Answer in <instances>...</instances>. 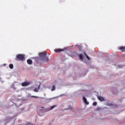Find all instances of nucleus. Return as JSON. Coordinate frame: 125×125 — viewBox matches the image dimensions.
<instances>
[{
    "mask_svg": "<svg viewBox=\"0 0 125 125\" xmlns=\"http://www.w3.org/2000/svg\"><path fill=\"white\" fill-rule=\"evenodd\" d=\"M39 56L43 62H48V61H49V59H48V58L46 57V51L40 53L39 54Z\"/></svg>",
    "mask_w": 125,
    "mask_h": 125,
    "instance_id": "nucleus-1",
    "label": "nucleus"
},
{
    "mask_svg": "<svg viewBox=\"0 0 125 125\" xmlns=\"http://www.w3.org/2000/svg\"><path fill=\"white\" fill-rule=\"evenodd\" d=\"M24 59L25 57L24 56V55L18 54L16 56V60L17 61H19V60L23 61V60H24Z\"/></svg>",
    "mask_w": 125,
    "mask_h": 125,
    "instance_id": "nucleus-2",
    "label": "nucleus"
},
{
    "mask_svg": "<svg viewBox=\"0 0 125 125\" xmlns=\"http://www.w3.org/2000/svg\"><path fill=\"white\" fill-rule=\"evenodd\" d=\"M56 107V105H53L50 108H45L42 110V112L44 113L45 112H48V111H50V110H52L53 109H54Z\"/></svg>",
    "mask_w": 125,
    "mask_h": 125,
    "instance_id": "nucleus-3",
    "label": "nucleus"
},
{
    "mask_svg": "<svg viewBox=\"0 0 125 125\" xmlns=\"http://www.w3.org/2000/svg\"><path fill=\"white\" fill-rule=\"evenodd\" d=\"M30 82H25L21 83L22 86H28L30 84Z\"/></svg>",
    "mask_w": 125,
    "mask_h": 125,
    "instance_id": "nucleus-4",
    "label": "nucleus"
},
{
    "mask_svg": "<svg viewBox=\"0 0 125 125\" xmlns=\"http://www.w3.org/2000/svg\"><path fill=\"white\" fill-rule=\"evenodd\" d=\"M83 101H84V102L85 104H86V105H88L89 104L88 102H87L86 98H84V97H83Z\"/></svg>",
    "mask_w": 125,
    "mask_h": 125,
    "instance_id": "nucleus-5",
    "label": "nucleus"
},
{
    "mask_svg": "<svg viewBox=\"0 0 125 125\" xmlns=\"http://www.w3.org/2000/svg\"><path fill=\"white\" fill-rule=\"evenodd\" d=\"M98 99H99V100L100 101H105V99H104V98L101 97V96H99L98 97Z\"/></svg>",
    "mask_w": 125,
    "mask_h": 125,
    "instance_id": "nucleus-6",
    "label": "nucleus"
},
{
    "mask_svg": "<svg viewBox=\"0 0 125 125\" xmlns=\"http://www.w3.org/2000/svg\"><path fill=\"white\" fill-rule=\"evenodd\" d=\"M54 51L56 53H58V52H60V51H63V50H62L61 49H55Z\"/></svg>",
    "mask_w": 125,
    "mask_h": 125,
    "instance_id": "nucleus-7",
    "label": "nucleus"
},
{
    "mask_svg": "<svg viewBox=\"0 0 125 125\" xmlns=\"http://www.w3.org/2000/svg\"><path fill=\"white\" fill-rule=\"evenodd\" d=\"M27 62L29 65H32L33 64V61L30 59H28Z\"/></svg>",
    "mask_w": 125,
    "mask_h": 125,
    "instance_id": "nucleus-8",
    "label": "nucleus"
},
{
    "mask_svg": "<svg viewBox=\"0 0 125 125\" xmlns=\"http://www.w3.org/2000/svg\"><path fill=\"white\" fill-rule=\"evenodd\" d=\"M40 85H41L40 84L39 85L38 88H35V89H34V91H35V92H38L39 91V89H40Z\"/></svg>",
    "mask_w": 125,
    "mask_h": 125,
    "instance_id": "nucleus-9",
    "label": "nucleus"
},
{
    "mask_svg": "<svg viewBox=\"0 0 125 125\" xmlns=\"http://www.w3.org/2000/svg\"><path fill=\"white\" fill-rule=\"evenodd\" d=\"M84 55H85L86 58H87V59H88V60H90V58H89V57H88V56H87V55L86 54V53H85V52H84Z\"/></svg>",
    "mask_w": 125,
    "mask_h": 125,
    "instance_id": "nucleus-10",
    "label": "nucleus"
},
{
    "mask_svg": "<svg viewBox=\"0 0 125 125\" xmlns=\"http://www.w3.org/2000/svg\"><path fill=\"white\" fill-rule=\"evenodd\" d=\"M79 58H80V59H81V60H83V57L82 54L79 55Z\"/></svg>",
    "mask_w": 125,
    "mask_h": 125,
    "instance_id": "nucleus-11",
    "label": "nucleus"
},
{
    "mask_svg": "<svg viewBox=\"0 0 125 125\" xmlns=\"http://www.w3.org/2000/svg\"><path fill=\"white\" fill-rule=\"evenodd\" d=\"M54 90H55V85H53L51 91H54Z\"/></svg>",
    "mask_w": 125,
    "mask_h": 125,
    "instance_id": "nucleus-12",
    "label": "nucleus"
},
{
    "mask_svg": "<svg viewBox=\"0 0 125 125\" xmlns=\"http://www.w3.org/2000/svg\"><path fill=\"white\" fill-rule=\"evenodd\" d=\"M9 68H10V69H13V64H10V65H9Z\"/></svg>",
    "mask_w": 125,
    "mask_h": 125,
    "instance_id": "nucleus-13",
    "label": "nucleus"
},
{
    "mask_svg": "<svg viewBox=\"0 0 125 125\" xmlns=\"http://www.w3.org/2000/svg\"><path fill=\"white\" fill-rule=\"evenodd\" d=\"M31 97L33 98H39V97L38 96H32Z\"/></svg>",
    "mask_w": 125,
    "mask_h": 125,
    "instance_id": "nucleus-14",
    "label": "nucleus"
},
{
    "mask_svg": "<svg viewBox=\"0 0 125 125\" xmlns=\"http://www.w3.org/2000/svg\"><path fill=\"white\" fill-rule=\"evenodd\" d=\"M96 105H97V103H96V102H94V103H93V106H96Z\"/></svg>",
    "mask_w": 125,
    "mask_h": 125,
    "instance_id": "nucleus-15",
    "label": "nucleus"
},
{
    "mask_svg": "<svg viewBox=\"0 0 125 125\" xmlns=\"http://www.w3.org/2000/svg\"><path fill=\"white\" fill-rule=\"evenodd\" d=\"M68 109H69V110H71V109H73V107H72V106H69V107H68Z\"/></svg>",
    "mask_w": 125,
    "mask_h": 125,
    "instance_id": "nucleus-16",
    "label": "nucleus"
},
{
    "mask_svg": "<svg viewBox=\"0 0 125 125\" xmlns=\"http://www.w3.org/2000/svg\"><path fill=\"white\" fill-rule=\"evenodd\" d=\"M41 108H43V109H44V107L41 106Z\"/></svg>",
    "mask_w": 125,
    "mask_h": 125,
    "instance_id": "nucleus-17",
    "label": "nucleus"
}]
</instances>
